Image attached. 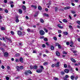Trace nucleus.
Masks as SVG:
<instances>
[{"label": "nucleus", "instance_id": "nucleus-34", "mask_svg": "<svg viewBox=\"0 0 80 80\" xmlns=\"http://www.w3.org/2000/svg\"><path fill=\"white\" fill-rule=\"evenodd\" d=\"M16 22L17 23H18V22H19V20L18 19H16Z\"/></svg>", "mask_w": 80, "mask_h": 80}, {"label": "nucleus", "instance_id": "nucleus-40", "mask_svg": "<svg viewBox=\"0 0 80 80\" xmlns=\"http://www.w3.org/2000/svg\"><path fill=\"white\" fill-rule=\"evenodd\" d=\"M58 10V8L57 7L55 8V12H57Z\"/></svg>", "mask_w": 80, "mask_h": 80}, {"label": "nucleus", "instance_id": "nucleus-64", "mask_svg": "<svg viewBox=\"0 0 80 80\" xmlns=\"http://www.w3.org/2000/svg\"><path fill=\"white\" fill-rule=\"evenodd\" d=\"M55 80H58V78H55Z\"/></svg>", "mask_w": 80, "mask_h": 80}, {"label": "nucleus", "instance_id": "nucleus-31", "mask_svg": "<svg viewBox=\"0 0 80 80\" xmlns=\"http://www.w3.org/2000/svg\"><path fill=\"white\" fill-rule=\"evenodd\" d=\"M38 12L36 13V14H35L34 15V16L35 17H36L37 15H38Z\"/></svg>", "mask_w": 80, "mask_h": 80}, {"label": "nucleus", "instance_id": "nucleus-63", "mask_svg": "<svg viewBox=\"0 0 80 80\" xmlns=\"http://www.w3.org/2000/svg\"><path fill=\"white\" fill-rule=\"evenodd\" d=\"M64 80H67V78H65V77H64Z\"/></svg>", "mask_w": 80, "mask_h": 80}, {"label": "nucleus", "instance_id": "nucleus-38", "mask_svg": "<svg viewBox=\"0 0 80 80\" xmlns=\"http://www.w3.org/2000/svg\"><path fill=\"white\" fill-rule=\"evenodd\" d=\"M44 40L46 42H47V41H48V39H47V38H44Z\"/></svg>", "mask_w": 80, "mask_h": 80}, {"label": "nucleus", "instance_id": "nucleus-11", "mask_svg": "<svg viewBox=\"0 0 80 80\" xmlns=\"http://www.w3.org/2000/svg\"><path fill=\"white\" fill-rule=\"evenodd\" d=\"M56 55H57V56H60V53L58 51H56Z\"/></svg>", "mask_w": 80, "mask_h": 80}, {"label": "nucleus", "instance_id": "nucleus-33", "mask_svg": "<svg viewBox=\"0 0 80 80\" xmlns=\"http://www.w3.org/2000/svg\"><path fill=\"white\" fill-rule=\"evenodd\" d=\"M22 9H23V10H26V7H25V6L23 5L22 6Z\"/></svg>", "mask_w": 80, "mask_h": 80}, {"label": "nucleus", "instance_id": "nucleus-1", "mask_svg": "<svg viewBox=\"0 0 80 80\" xmlns=\"http://www.w3.org/2000/svg\"><path fill=\"white\" fill-rule=\"evenodd\" d=\"M39 32L41 35H43L45 34V32L42 30H41L39 31Z\"/></svg>", "mask_w": 80, "mask_h": 80}, {"label": "nucleus", "instance_id": "nucleus-52", "mask_svg": "<svg viewBox=\"0 0 80 80\" xmlns=\"http://www.w3.org/2000/svg\"><path fill=\"white\" fill-rule=\"evenodd\" d=\"M2 39L4 41V42H6V40H5V38H4V37H2Z\"/></svg>", "mask_w": 80, "mask_h": 80}, {"label": "nucleus", "instance_id": "nucleus-16", "mask_svg": "<svg viewBox=\"0 0 80 80\" xmlns=\"http://www.w3.org/2000/svg\"><path fill=\"white\" fill-rule=\"evenodd\" d=\"M75 78V76H72L71 77V80H74V78Z\"/></svg>", "mask_w": 80, "mask_h": 80}, {"label": "nucleus", "instance_id": "nucleus-50", "mask_svg": "<svg viewBox=\"0 0 80 80\" xmlns=\"http://www.w3.org/2000/svg\"><path fill=\"white\" fill-rule=\"evenodd\" d=\"M72 13H73V14H75V12L74 11H72Z\"/></svg>", "mask_w": 80, "mask_h": 80}, {"label": "nucleus", "instance_id": "nucleus-39", "mask_svg": "<svg viewBox=\"0 0 80 80\" xmlns=\"http://www.w3.org/2000/svg\"><path fill=\"white\" fill-rule=\"evenodd\" d=\"M16 79H20V76H18L15 78Z\"/></svg>", "mask_w": 80, "mask_h": 80}, {"label": "nucleus", "instance_id": "nucleus-28", "mask_svg": "<svg viewBox=\"0 0 80 80\" xmlns=\"http://www.w3.org/2000/svg\"><path fill=\"white\" fill-rule=\"evenodd\" d=\"M40 21L41 23H43L44 22V21L42 19H40Z\"/></svg>", "mask_w": 80, "mask_h": 80}, {"label": "nucleus", "instance_id": "nucleus-61", "mask_svg": "<svg viewBox=\"0 0 80 80\" xmlns=\"http://www.w3.org/2000/svg\"><path fill=\"white\" fill-rule=\"evenodd\" d=\"M58 47L59 48H61V46H60V45H58Z\"/></svg>", "mask_w": 80, "mask_h": 80}, {"label": "nucleus", "instance_id": "nucleus-24", "mask_svg": "<svg viewBox=\"0 0 80 80\" xmlns=\"http://www.w3.org/2000/svg\"><path fill=\"white\" fill-rule=\"evenodd\" d=\"M30 68L32 70V69H33V67H34V66H33L32 65H31V66H30Z\"/></svg>", "mask_w": 80, "mask_h": 80}, {"label": "nucleus", "instance_id": "nucleus-29", "mask_svg": "<svg viewBox=\"0 0 80 80\" xmlns=\"http://www.w3.org/2000/svg\"><path fill=\"white\" fill-rule=\"evenodd\" d=\"M44 16H46V17H48V15L46 13L43 14Z\"/></svg>", "mask_w": 80, "mask_h": 80}, {"label": "nucleus", "instance_id": "nucleus-26", "mask_svg": "<svg viewBox=\"0 0 80 80\" xmlns=\"http://www.w3.org/2000/svg\"><path fill=\"white\" fill-rule=\"evenodd\" d=\"M63 34L66 35H67L68 34V32H63Z\"/></svg>", "mask_w": 80, "mask_h": 80}, {"label": "nucleus", "instance_id": "nucleus-19", "mask_svg": "<svg viewBox=\"0 0 80 80\" xmlns=\"http://www.w3.org/2000/svg\"><path fill=\"white\" fill-rule=\"evenodd\" d=\"M48 64V62H45L43 63V65H44V66H46V65H47Z\"/></svg>", "mask_w": 80, "mask_h": 80}, {"label": "nucleus", "instance_id": "nucleus-35", "mask_svg": "<svg viewBox=\"0 0 80 80\" xmlns=\"http://www.w3.org/2000/svg\"><path fill=\"white\" fill-rule=\"evenodd\" d=\"M45 52H46V53H49V51H48V50H47V49H46L45 50Z\"/></svg>", "mask_w": 80, "mask_h": 80}, {"label": "nucleus", "instance_id": "nucleus-27", "mask_svg": "<svg viewBox=\"0 0 80 80\" xmlns=\"http://www.w3.org/2000/svg\"><path fill=\"white\" fill-rule=\"evenodd\" d=\"M25 74L26 75H28V71H26L25 72Z\"/></svg>", "mask_w": 80, "mask_h": 80}, {"label": "nucleus", "instance_id": "nucleus-18", "mask_svg": "<svg viewBox=\"0 0 80 80\" xmlns=\"http://www.w3.org/2000/svg\"><path fill=\"white\" fill-rule=\"evenodd\" d=\"M18 12H19L21 14H22V9H19Z\"/></svg>", "mask_w": 80, "mask_h": 80}, {"label": "nucleus", "instance_id": "nucleus-13", "mask_svg": "<svg viewBox=\"0 0 80 80\" xmlns=\"http://www.w3.org/2000/svg\"><path fill=\"white\" fill-rule=\"evenodd\" d=\"M16 68L17 69L18 71H19L20 70V67L18 66H17L16 67Z\"/></svg>", "mask_w": 80, "mask_h": 80}, {"label": "nucleus", "instance_id": "nucleus-42", "mask_svg": "<svg viewBox=\"0 0 80 80\" xmlns=\"http://www.w3.org/2000/svg\"><path fill=\"white\" fill-rule=\"evenodd\" d=\"M58 33H62V31L60 30H58Z\"/></svg>", "mask_w": 80, "mask_h": 80}, {"label": "nucleus", "instance_id": "nucleus-45", "mask_svg": "<svg viewBox=\"0 0 80 80\" xmlns=\"http://www.w3.org/2000/svg\"><path fill=\"white\" fill-rule=\"evenodd\" d=\"M6 80H9V77H6Z\"/></svg>", "mask_w": 80, "mask_h": 80}, {"label": "nucleus", "instance_id": "nucleus-9", "mask_svg": "<svg viewBox=\"0 0 80 80\" xmlns=\"http://www.w3.org/2000/svg\"><path fill=\"white\" fill-rule=\"evenodd\" d=\"M64 71L65 73H69V70L68 69H66Z\"/></svg>", "mask_w": 80, "mask_h": 80}, {"label": "nucleus", "instance_id": "nucleus-25", "mask_svg": "<svg viewBox=\"0 0 80 80\" xmlns=\"http://www.w3.org/2000/svg\"><path fill=\"white\" fill-rule=\"evenodd\" d=\"M38 10H42V7H41L40 6H38Z\"/></svg>", "mask_w": 80, "mask_h": 80}, {"label": "nucleus", "instance_id": "nucleus-17", "mask_svg": "<svg viewBox=\"0 0 80 80\" xmlns=\"http://www.w3.org/2000/svg\"><path fill=\"white\" fill-rule=\"evenodd\" d=\"M38 68V66L37 65L34 66L33 69H37Z\"/></svg>", "mask_w": 80, "mask_h": 80}, {"label": "nucleus", "instance_id": "nucleus-41", "mask_svg": "<svg viewBox=\"0 0 80 80\" xmlns=\"http://www.w3.org/2000/svg\"><path fill=\"white\" fill-rule=\"evenodd\" d=\"M65 78H69V76L68 75H66L65 76Z\"/></svg>", "mask_w": 80, "mask_h": 80}, {"label": "nucleus", "instance_id": "nucleus-43", "mask_svg": "<svg viewBox=\"0 0 80 80\" xmlns=\"http://www.w3.org/2000/svg\"><path fill=\"white\" fill-rule=\"evenodd\" d=\"M11 33L12 35H14V34L15 33L13 31H11Z\"/></svg>", "mask_w": 80, "mask_h": 80}, {"label": "nucleus", "instance_id": "nucleus-20", "mask_svg": "<svg viewBox=\"0 0 80 80\" xmlns=\"http://www.w3.org/2000/svg\"><path fill=\"white\" fill-rule=\"evenodd\" d=\"M44 30L45 31V32L46 33H48V30L47 29L45 28H44Z\"/></svg>", "mask_w": 80, "mask_h": 80}, {"label": "nucleus", "instance_id": "nucleus-37", "mask_svg": "<svg viewBox=\"0 0 80 80\" xmlns=\"http://www.w3.org/2000/svg\"><path fill=\"white\" fill-rule=\"evenodd\" d=\"M64 68H67V65L66 64H64Z\"/></svg>", "mask_w": 80, "mask_h": 80}, {"label": "nucleus", "instance_id": "nucleus-55", "mask_svg": "<svg viewBox=\"0 0 80 80\" xmlns=\"http://www.w3.org/2000/svg\"><path fill=\"white\" fill-rule=\"evenodd\" d=\"M37 53V51H36L35 50L33 51V53Z\"/></svg>", "mask_w": 80, "mask_h": 80}, {"label": "nucleus", "instance_id": "nucleus-3", "mask_svg": "<svg viewBox=\"0 0 80 80\" xmlns=\"http://www.w3.org/2000/svg\"><path fill=\"white\" fill-rule=\"evenodd\" d=\"M70 8H71V7L70 6L66 7L64 8V10H68V9H70Z\"/></svg>", "mask_w": 80, "mask_h": 80}, {"label": "nucleus", "instance_id": "nucleus-22", "mask_svg": "<svg viewBox=\"0 0 80 80\" xmlns=\"http://www.w3.org/2000/svg\"><path fill=\"white\" fill-rule=\"evenodd\" d=\"M58 26L60 28H63V27L60 26V24H58Z\"/></svg>", "mask_w": 80, "mask_h": 80}, {"label": "nucleus", "instance_id": "nucleus-48", "mask_svg": "<svg viewBox=\"0 0 80 80\" xmlns=\"http://www.w3.org/2000/svg\"><path fill=\"white\" fill-rule=\"evenodd\" d=\"M53 38L55 40H57V37H54Z\"/></svg>", "mask_w": 80, "mask_h": 80}, {"label": "nucleus", "instance_id": "nucleus-23", "mask_svg": "<svg viewBox=\"0 0 80 80\" xmlns=\"http://www.w3.org/2000/svg\"><path fill=\"white\" fill-rule=\"evenodd\" d=\"M63 22H65L66 23H67V22H68V21H67V20L65 19H63Z\"/></svg>", "mask_w": 80, "mask_h": 80}, {"label": "nucleus", "instance_id": "nucleus-14", "mask_svg": "<svg viewBox=\"0 0 80 80\" xmlns=\"http://www.w3.org/2000/svg\"><path fill=\"white\" fill-rule=\"evenodd\" d=\"M51 50H54V47L52 46H51Z\"/></svg>", "mask_w": 80, "mask_h": 80}, {"label": "nucleus", "instance_id": "nucleus-5", "mask_svg": "<svg viewBox=\"0 0 80 80\" xmlns=\"http://www.w3.org/2000/svg\"><path fill=\"white\" fill-rule=\"evenodd\" d=\"M23 58L22 57H21L20 58V59H19V61L21 62V63H23Z\"/></svg>", "mask_w": 80, "mask_h": 80}, {"label": "nucleus", "instance_id": "nucleus-4", "mask_svg": "<svg viewBox=\"0 0 80 80\" xmlns=\"http://www.w3.org/2000/svg\"><path fill=\"white\" fill-rule=\"evenodd\" d=\"M72 62H74V63L76 62V61H75V60L73 58H70Z\"/></svg>", "mask_w": 80, "mask_h": 80}, {"label": "nucleus", "instance_id": "nucleus-15", "mask_svg": "<svg viewBox=\"0 0 80 80\" xmlns=\"http://www.w3.org/2000/svg\"><path fill=\"white\" fill-rule=\"evenodd\" d=\"M31 7H33V8H35V9H36V8H37V6H36V5H32L31 6Z\"/></svg>", "mask_w": 80, "mask_h": 80}, {"label": "nucleus", "instance_id": "nucleus-59", "mask_svg": "<svg viewBox=\"0 0 80 80\" xmlns=\"http://www.w3.org/2000/svg\"><path fill=\"white\" fill-rule=\"evenodd\" d=\"M4 11H5V12H6V13H8V10H5Z\"/></svg>", "mask_w": 80, "mask_h": 80}, {"label": "nucleus", "instance_id": "nucleus-57", "mask_svg": "<svg viewBox=\"0 0 80 80\" xmlns=\"http://www.w3.org/2000/svg\"><path fill=\"white\" fill-rule=\"evenodd\" d=\"M55 66V64H53L52 65H51V67H54Z\"/></svg>", "mask_w": 80, "mask_h": 80}, {"label": "nucleus", "instance_id": "nucleus-32", "mask_svg": "<svg viewBox=\"0 0 80 80\" xmlns=\"http://www.w3.org/2000/svg\"><path fill=\"white\" fill-rule=\"evenodd\" d=\"M20 68V70H22V69H23V67L22 66H21L20 67H19Z\"/></svg>", "mask_w": 80, "mask_h": 80}, {"label": "nucleus", "instance_id": "nucleus-47", "mask_svg": "<svg viewBox=\"0 0 80 80\" xmlns=\"http://www.w3.org/2000/svg\"><path fill=\"white\" fill-rule=\"evenodd\" d=\"M45 47H46V46L45 45V44H42V47L43 48H45Z\"/></svg>", "mask_w": 80, "mask_h": 80}, {"label": "nucleus", "instance_id": "nucleus-60", "mask_svg": "<svg viewBox=\"0 0 80 80\" xmlns=\"http://www.w3.org/2000/svg\"><path fill=\"white\" fill-rule=\"evenodd\" d=\"M78 78V76H76V77L74 78L75 79V80H77Z\"/></svg>", "mask_w": 80, "mask_h": 80}, {"label": "nucleus", "instance_id": "nucleus-10", "mask_svg": "<svg viewBox=\"0 0 80 80\" xmlns=\"http://www.w3.org/2000/svg\"><path fill=\"white\" fill-rule=\"evenodd\" d=\"M20 54L19 53L16 54L15 55V57H20Z\"/></svg>", "mask_w": 80, "mask_h": 80}, {"label": "nucleus", "instance_id": "nucleus-54", "mask_svg": "<svg viewBox=\"0 0 80 80\" xmlns=\"http://www.w3.org/2000/svg\"><path fill=\"white\" fill-rule=\"evenodd\" d=\"M27 31L28 32H30V29H29V28H28L27 29Z\"/></svg>", "mask_w": 80, "mask_h": 80}, {"label": "nucleus", "instance_id": "nucleus-36", "mask_svg": "<svg viewBox=\"0 0 80 80\" xmlns=\"http://www.w3.org/2000/svg\"><path fill=\"white\" fill-rule=\"evenodd\" d=\"M69 28H70V29H71V30H72V29H73V28H72V26L71 25H70L69 26Z\"/></svg>", "mask_w": 80, "mask_h": 80}, {"label": "nucleus", "instance_id": "nucleus-30", "mask_svg": "<svg viewBox=\"0 0 80 80\" xmlns=\"http://www.w3.org/2000/svg\"><path fill=\"white\" fill-rule=\"evenodd\" d=\"M27 71L28 72V73H30V74H32V73L31 71H30V70H28Z\"/></svg>", "mask_w": 80, "mask_h": 80}, {"label": "nucleus", "instance_id": "nucleus-2", "mask_svg": "<svg viewBox=\"0 0 80 80\" xmlns=\"http://www.w3.org/2000/svg\"><path fill=\"white\" fill-rule=\"evenodd\" d=\"M36 71L38 73H41V72H42V69H38Z\"/></svg>", "mask_w": 80, "mask_h": 80}, {"label": "nucleus", "instance_id": "nucleus-46", "mask_svg": "<svg viewBox=\"0 0 80 80\" xmlns=\"http://www.w3.org/2000/svg\"><path fill=\"white\" fill-rule=\"evenodd\" d=\"M40 67L41 68H42V70H43L44 68H43V67L42 66H40Z\"/></svg>", "mask_w": 80, "mask_h": 80}, {"label": "nucleus", "instance_id": "nucleus-56", "mask_svg": "<svg viewBox=\"0 0 80 80\" xmlns=\"http://www.w3.org/2000/svg\"><path fill=\"white\" fill-rule=\"evenodd\" d=\"M77 23H78L79 25H80V21H77Z\"/></svg>", "mask_w": 80, "mask_h": 80}, {"label": "nucleus", "instance_id": "nucleus-44", "mask_svg": "<svg viewBox=\"0 0 80 80\" xmlns=\"http://www.w3.org/2000/svg\"><path fill=\"white\" fill-rule=\"evenodd\" d=\"M15 61L17 62H18V61H19V60H18V59H16Z\"/></svg>", "mask_w": 80, "mask_h": 80}, {"label": "nucleus", "instance_id": "nucleus-51", "mask_svg": "<svg viewBox=\"0 0 80 80\" xmlns=\"http://www.w3.org/2000/svg\"><path fill=\"white\" fill-rule=\"evenodd\" d=\"M63 54H67V52L65 51H63Z\"/></svg>", "mask_w": 80, "mask_h": 80}, {"label": "nucleus", "instance_id": "nucleus-58", "mask_svg": "<svg viewBox=\"0 0 80 80\" xmlns=\"http://www.w3.org/2000/svg\"><path fill=\"white\" fill-rule=\"evenodd\" d=\"M51 5V3H49L47 4V5H48V6H50V5Z\"/></svg>", "mask_w": 80, "mask_h": 80}, {"label": "nucleus", "instance_id": "nucleus-8", "mask_svg": "<svg viewBox=\"0 0 80 80\" xmlns=\"http://www.w3.org/2000/svg\"><path fill=\"white\" fill-rule=\"evenodd\" d=\"M18 35H21L22 34V32L21 31H18Z\"/></svg>", "mask_w": 80, "mask_h": 80}, {"label": "nucleus", "instance_id": "nucleus-62", "mask_svg": "<svg viewBox=\"0 0 80 80\" xmlns=\"http://www.w3.org/2000/svg\"><path fill=\"white\" fill-rule=\"evenodd\" d=\"M16 19H18V16H16Z\"/></svg>", "mask_w": 80, "mask_h": 80}, {"label": "nucleus", "instance_id": "nucleus-53", "mask_svg": "<svg viewBox=\"0 0 80 80\" xmlns=\"http://www.w3.org/2000/svg\"><path fill=\"white\" fill-rule=\"evenodd\" d=\"M1 68L2 69H4V68H5V67H4L3 65H2Z\"/></svg>", "mask_w": 80, "mask_h": 80}, {"label": "nucleus", "instance_id": "nucleus-6", "mask_svg": "<svg viewBox=\"0 0 80 80\" xmlns=\"http://www.w3.org/2000/svg\"><path fill=\"white\" fill-rule=\"evenodd\" d=\"M5 39H6V40H7L9 41L10 42H11V39L10 38H7V37H5Z\"/></svg>", "mask_w": 80, "mask_h": 80}, {"label": "nucleus", "instance_id": "nucleus-21", "mask_svg": "<svg viewBox=\"0 0 80 80\" xmlns=\"http://www.w3.org/2000/svg\"><path fill=\"white\" fill-rule=\"evenodd\" d=\"M1 30H5V28L4 27H2L1 28Z\"/></svg>", "mask_w": 80, "mask_h": 80}, {"label": "nucleus", "instance_id": "nucleus-12", "mask_svg": "<svg viewBox=\"0 0 80 80\" xmlns=\"http://www.w3.org/2000/svg\"><path fill=\"white\" fill-rule=\"evenodd\" d=\"M59 63H60L59 62H57V63L56 64V67H59Z\"/></svg>", "mask_w": 80, "mask_h": 80}, {"label": "nucleus", "instance_id": "nucleus-7", "mask_svg": "<svg viewBox=\"0 0 80 80\" xmlns=\"http://www.w3.org/2000/svg\"><path fill=\"white\" fill-rule=\"evenodd\" d=\"M4 57H7L8 55V54L7 52H5L4 53Z\"/></svg>", "mask_w": 80, "mask_h": 80}, {"label": "nucleus", "instance_id": "nucleus-49", "mask_svg": "<svg viewBox=\"0 0 80 80\" xmlns=\"http://www.w3.org/2000/svg\"><path fill=\"white\" fill-rule=\"evenodd\" d=\"M61 73L62 75H64L65 72H61Z\"/></svg>", "mask_w": 80, "mask_h": 80}]
</instances>
